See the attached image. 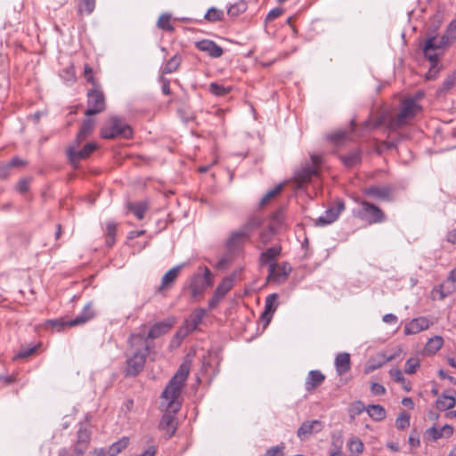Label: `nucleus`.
Returning a JSON list of instances; mask_svg holds the SVG:
<instances>
[{"label":"nucleus","mask_w":456,"mask_h":456,"mask_svg":"<svg viewBox=\"0 0 456 456\" xmlns=\"http://www.w3.org/2000/svg\"><path fill=\"white\" fill-rule=\"evenodd\" d=\"M189 366L183 363L174 377L170 379L161 395V408L165 412L159 422V428L166 430L167 434V438L168 439L174 436L176 430L175 414L181 407L179 396L189 375Z\"/></svg>","instance_id":"f257e3e1"},{"label":"nucleus","mask_w":456,"mask_h":456,"mask_svg":"<svg viewBox=\"0 0 456 456\" xmlns=\"http://www.w3.org/2000/svg\"><path fill=\"white\" fill-rule=\"evenodd\" d=\"M129 343L133 354L127 358L126 372L128 376H135L143 369L152 346L146 341L143 333L132 334Z\"/></svg>","instance_id":"f03ea898"},{"label":"nucleus","mask_w":456,"mask_h":456,"mask_svg":"<svg viewBox=\"0 0 456 456\" xmlns=\"http://www.w3.org/2000/svg\"><path fill=\"white\" fill-rule=\"evenodd\" d=\"M421 110V107L417 103V100L407 98L401 103V109L397 115L392 117L387 124L391 131H395L407 125Z\"/></svg>","instance_id":"7ed1b4c3"},{"label":"nucleus","mask_w":456,"mask_h":456,"mask_svg":"<svg viewBox=\"0 0 456 456\" xmlns=\"http://www.w3.org/2000/svg\"><path fill=\"white\" fill-rule=\"evenodd\" d=\"M133 131L130 126L118 117H111L101 129V135L105 139L122 137L128 139L132 137Z\"/></svg>","instance_id":"20e7f679"},{"label":"nucleus","mask_w":456,"mask_h":456,"mask_svg":"<svg viewBox=\"0 0 456 456\" xmlns=\"http://www.w3.org/2000/svg\"><path fill=\"white\" fill-rule=\"evenodd\" d=\"M312 164H306L295 175V188L301 189L305 183L311 182L314 176L318 175V167L321 164V158L313 155L311 157Z\"/></svg>","instance_id":"39448f33"},{"label":"nucleus","mask_w":456,"mask_h":456,"mask_svg":"<svg viewBox=\"0 0 456 456\" xmlns=\"http://www.w3.org/2000/svg\"><path fill=\"white\" fill-rule=\"evenodd\" d=\"M449 44L450 41L444 35L439 36L438 34L432 35L428 33V38L423 47L426 58H428L433 65H436L438 61V56L431 52L433 50L442 49Z\"/></svg>","instance_id":"423d86ee"},{"label":"nucleus","mask_w":456,"mask_h":456,"mask_svg":"<svg viewBox=\"0 0 456 456\" xmlns=\"http://www.w3.org/2000/svg\"><path fill=\"white\" fill-rule=\"evenodd\" d=\"M362 208L358 211V216L369 224H379L386 220L385 213L376 205L366 200L359 202Z\"/></svg>","instance_id":"0eeeda50"},{"label":"nucleus","mask_w":456,"mask_h":456,"mask_svg":"<svg viewBox=\"0 0 456 456\" xmlns=\"http://www.w3.org/2000/svg\"><path fill=\"white\" fill-rule=\"evenodd\" d=\"M105 110V97L102 92L95 89L87 93V110L85 114L92 116L102 112Z\"/></svg>","instance_id":"6e6552de"},{"label":"nucleus","mask_w":456,"mask_h":456,"mask_svg":"<svg viewBox=\"0 0 456 456\" xmlns=\"http://www.w3.org/2000/svg\"><path fill=\"white\" fill-rule=\"evenodd\" d=\"M212 285V273L205 267L203 274H195L191 278L190 289L193 297L200 295L208 287Z\"/></svg>","instance_id":"1a4fd4ad"},{"label":"nucleus","mask_w":456,"mask_h":456,"mask_svg":"<svg viewBox=\"0 0 456 456\" xmlns=\"http://www.w3.org/2000/svg\"><path fill=\"white\" fill-rule=\"evenodd\" d=\"M363 193L370 198L389 201L393 198L394 187L392 185H371L363 190Z\"/></svg>","instance_id":"9d476101"},{"label":"nucleus","mask_w":456,"mask_h":456,"mask_svg":"<svg viewBox=\"0 0 456 456\" xmlns=\"http://www.w3.org/2000/svg\"><path fill=\"white\" fill-rule=\"evenodd\" d=\"M345 209V204L343 201L338 200L334 207L328 208L322 216H321L316 221L315 224L318 226H325L335 222L340 213Z\"/></svg>","instance_id":"9b49d317"},{"label":"nucleus","mask_w":456,"mask_h":456,"mask_svg":"<svg viewBox=\"0 0 456 456\" xmlns=\"http://www.w3.org/2000/svg\"><path fill=\"white\" fill-rule=\"evenodd\" d=\"M323 424L318 419L306 420L302 423L297 431V436L300 440H305L313 434L319 433L322 430Z\"/></svg>","instance_id":"f8f14e48"},{"label":"nucleus","mask_w":456,"mask_h":456,"mask_svg":"<svg viewBox=\"0 0 456 456\" xmlns=\"http://www.w3.org/2000/svg\"><path fill=\"white\" fill-rule=\"evenodd\" d=\"M291 267L288 263L281 265L271 264L269 265L268 279L277 283L284 281L289 276Z\"/></svg>","instance_id":"ddd939ff"},{"label":"nucleus","mask_w":456,"mask_h":456,"mask_svg":"<svg viewBox=\"0 0 456 456\" xmlns=\"http://www.w3.org/2000/svg\"><path fill=\"white\" fill-rule=\"evenodd\" d=\"M233 281L232 278H224L222 282L217 286L212 298L208 302L209 309H214L226 293L232 288Z\"/></svg>","instance_id":"4468645a"},{"label":"nucleus","mask_w":456,"mask_h":456,"mask_svg":"<svg viewBox=\"0 0 456 456\" xmlns=\"http://www.w3.org/2000/svg\"><path fill=\"white\" fill-rule=\"evenodd\" d=\"M207 312L203 308L195 309L190 315V317L184 322L183 330L184 336L189 333L194 331L198 326L201 323L203 318L205 317Z\"/></svg>","instance_id":"2eb2a0df"},{"label":"nucleus","mask_w":456,"mask_h":456,"mask_svg":"<svg viewBox=\"0 0 456 456\" xmlns=\"http://www.w3.org/2000/svg\"><path fill=\"white\" fill-rule=\"evenodd\" d=\"M173 324L174 322L172 320H165L157 322L150 329L147 336L144 335L146 341L149 342L150 339L152 340L158 338L162 335L167 333L171 330Z\"/></svg>","instance_id":"dca6fc26"},{"label":"nucleus","mask_w":456,"mask_h":456,"mask_svg":"<svg viewBox=\"0 0 456 456\" xmlns=\"http://www.w3.org/2000/svg\"><path fill=\"white\" fill-rule=\"evenodd\" d=\"M96 149V144L89 142L86 144L82 150L77 151L75 146H70L67 152L69 160L75 163L82 159H86L91 155V153Z\"/></svg>","instance_id":"f3484780"},{"label":"nucleus","mask_w":456,"mask_h":456,"mask_svg":"<svg viewBox=\"0 0 456 456\" xmlns=\"http://www.w3.org/2000/svg\"><path fill=\"white\" fill-rule=\"evenodd\" d=\"M90 432L86 428H80L77 431V439L73 452L77 456H83L88 447Z\"/></svg>","instance_id":"a211bd4d"},{"label":"nucleus","mask_w":456,"mask_h":456,"mask_svg":"<svg viewBox=\"0 0 456 456\" xmlns=\"http://www.w3.org/2000/svg\"><path fill=\"white\" fill-rule=\"evenodd\" d=\"M429 321L425 317L414 318L405 324L404 334H417L422 330H428L429 328Z\"/></svg>","instance_id":"6ab92c4d"},{"label":"nucleus","mask_w":456,"mask_h":456,"mask_svg":"<svg viewBox=\"0 0 456 456\" xmlns=\"http://www.w3.org/2000/svg\"><path fill=\"white\" fill-rule=\"evenodd\" d=\"M96 314L95 311L93 308V304L88 303L86 304L82 312L74 319L69 320L68 324L69 326H79L86 323L87 322L91 321L95 317Z\"/></svg>","instance_id":"aec40b11"},{"label":"nucleus","mask_w":456,"mask_h":456,"mask_svg":"<svg viewBox=\"0 0 456 456\" xmlns=\"http://www.w3.org/2000/svg\"><path fill=\"white\" fill-rule=\"evenodd\" d=\"M196 47L201 52L208 53L213 58H218L224 53L221 46L217 45L214 41L208 39L197 42Z\"/></svg>","instance_id":"412c9836"},{"label":"nucleus","mask_w":456,"mask_h":456,"mask_svg":"<svg viewBox=\"0 0 456 456\" xmlns=\"http://www.w3.org/2000/svg\"><path fill=\"white\" fill-rule=\"evenodd\" d=\"M325 380V376L320 370H310L305 378V388L307 392L314 390Z\"/></svg>","instance_id":"4be33fe9"},{"label":"nucleus","mask_w":456,"mask_h":456,"mask_svg":"<svg viewBox=\"0 0 456 456\" xmlns=\"http://www.w3.org/2000/svg\"><path fill=\"white\" fill-rule=\"evenodd\" d=\"M249 228L247 226L245 229L233 232L227 241V247L231 251L240 249L243 239L248 235Z\"/></svg>","instance_id":"5701e85b"},{"label":"nucleus","mask_w":456,"mask_h":456,"mask_svg":"<svg viewBox=\"0 0 456 456\" xmlns=\"http://www.w3.org/2000/svg\"><path fill=\"white\" fill-rule=\"evenodd\" d=\"M351 362L350 354L347 353H340L335 358V367L338 374L342 376L350 370Z\"/></svg>","instance_id":"b1692460"},{"label":"nucleus","mask_w":456,"mask_h":456,"mask_svg":"<svg viewBox=\"0 0 456 456\" xmlns=\"http://www.w3.org/2000/svg\"><path fill=\"white\" fill-rule=\"evenodd\" d=\"M182 266L183 265H176L165 273V275L162 277L160 287L159 288V291L168 289L172 286V284L178 277Z\"/></svg>","instance_id":"393cba45"},{"label":"nucleus","mask_w":456,"mask_h":456,"mask_svg":"<svg viewBox=\"0 0 456 456\" xmlns=\"http://www.w3.org/2000/svg\"><path fill=\"white\" fill-rule=\"evenodd\" d=\"M428 435L436 441L442 437H450L453 433V428L451 425H444L442 428L432 427L428 430Z\"/></svg>","instance_id":"a878e982"},{"label":"nucleus","mask_w":456,"mask_h":456,"mask_svg":"<svg viewBox=\"0 0 456 456\" xmlns=\"http://www.w3.org/2000/svg\"><path fill=\"white\" fill-rule=\"evenodd\" d=\"M456 281V267L450 273L448 279L441 285L440 294L441 297L444 298L452 293L454 289V282Z\"/></svg>","instance_id":"bb28decb"},{"label":"nucleus","mask_w":456,"mask_h":456,"mask_svg":"<svg viewBox=\"0 0 456 456\" xmlns=\"http://www.w3.org/2000/svg\"><path fill=\"white\" fill-rule=\"evenodd\" d=\"M94 126V120L92 118H86L84 120L82 126L76 137L77 144L86 140L87 136L92 133Z\"/></svg>","instance_id":"cd10ccee"},{"label":"nucleus","mask_w":456,"mask_h":456,"mask_svg":"<svg viewBox=\"0 0 456 456\" xmlns=\"http://www.w3.org/2000/svg\"><path fill=\"white\" fill-rule=\"evenodd\" d=\"M361 154V151L356 149L348 152L346 155H341L340 159L346 167H352L360 163Z\"/></svg>","instance_id":"c85d7f7f"},{"label":"nucleus","mask_w":456,"mask_h":456,"mask_svg":"<svg viewBox=\"0 0 456 456\" xmlns=\"http://www.w3.org/2000/svg\"><path fill=\"white\" fill-rule=\"evenodd\" d=\"M368 415L376 421H380L386 418V411L379 404H370L367 407Z\"/></svg>","instance_id":"c756f323"},{"label":"nucleus","mask_w":456,"mask_h":456,"mask_svg":"<svg viewBox=\"0 0 456 456\" xmlns=\"http://www.w3.org/2000/svg\"><path fill=\"white\" fill-rule=\"evenodd\" d=\"M455 398L452 395H443L436 400V408L439 411L451 410L455 405Z\"/></svg>","instance_id":"7c9ffc66"},{"label":"nucleus","mask_w":456,"mask_h":456,"mask_svg":"<svg viewBox=\"0 0 456 456\" xmlns=\"http://www.w3.org/2000/svg\"><path fill=\"white\" fill-rule=\"evenodd\" d=\"M328 139L335 145H341L346 141L351 140V135L346 131L339 130L329 134Z\"/></svg>","instance_id":"2f4dec72"},{"label":"nucleus","mask_w":456,"mask_h":456,"mask_svg":"<svg viewBox=\"0 0 456 456\" xmlns=\"http://www.w3.org/2000/svg\"><path fill=\"white\" fill-rule=\"evenodd\" d=\"M129 211H131L137 219L142 220L144 217V214L148 209L146 202L130 203L127 206Z\"/></svg>","instance_id":"473e14b6"},{"label":"nucleus","mask_w":456,"mask_h":456,"mask_svg":"<svg viewBox=\"0 0 456 456\" xmlns=\"http://www.w3.org/2000/svg\"><path fill=\"white\" fill-rule=\"evenodd\" d=\"M129 444L128 437H122L120 440L112 444L108 449L107 452L111 456H117L119 452H121L124 449L127 447Z\"/></svg>","instance_id":"72a5a7b5"},{"label":"nucleus","mask_w":456,"mask_h":456,"mask_svg":"<svg viewBox=\"0 0 456 456\" xmlns=\"http://www.w3.org/2000/svg\"><path fill=\"white\" fill-rule=\"evenodd\" d=\"M443 343V338L439 336L431 338L426 344L425 351L428 354H434L442 347Z\"/></svg>","instance_id":"f704fd0d"},{"label":"nucleus","mask_w":456,"mask_h":456,"mask_svg":"<svg viewBox=\"0 0 456 456\" xmlns=\"http://www.w3.org/2000/svg\"><path fill=\"white\" fill-rule=\"evenodd\" d=\"M281 253V248L280 247H272L269 248L267 250L263 252L260 256V261L262 264H267L271 262L273 259L277 257Z\"/></svg>","instance_id":"c9c22d12"},{"label":"nucleus","mask_w":456,"mask_h":456,"mask_svg":"<svg viewBox=\"0 0 456 456\" xmlns=\"http://www.w3.org/2000/svg\"><path fill=\"white\" fill-rule=\"evenodd\" d=\"M181 64V57L177 54L168 60L162 70V74H170L177 70Z\"/></svg>","instance_id":"e433bc0d"},{"label":"nucleus","mask_w":456,"mask_h":456,"mask_svg":"<svg viewBox=\"0 0 456 456\" xmlns=\"http://www.w3.org/2000/svg\"><path fill=\"white\" fill-rule=\"evenodd\" d=\"M232 90L231 86H224L222 84L213 82L209 85V91L216 96H224Z\"/></svg>","instance_id":"4c0bfd02"},{"label":"nucleus","mask_w":456,"mask_h":456,"mask_svg":"<svg viewBox=\"0 0 456 456\" xmlns=\"http://www.w3.org/2000/svg\"><path fill=\"white\" fill-rule=\"evenodd\" d=\"M366 409L367 408L364 406L362 402H361V401L354 402L349 405V408H348L349 417L352 419H354L356 416H359L361 413H362L364 411H366Z\"/></svg>","instance_id":"58836bf2"},{"label":"nucleus","mask_w":456,"mask_h":456,"mask_svg":"<svg viewBox=\"0 0 456 456\" xmlns=\"http://www.w3.org/2000/svg\"><path fill=\"white\" fill-rule=\"evenodd\" d=\"M171 15L167 13H163L159 16L158 20V27L166 31H174L175 28L170 22Z\"/></svg>","instance_id":"ea45409f"},{"label":"nucleus","mask_w":456,"mask_h":456,"mask_svg":"<svg viewBox=\"0 0 456 456\" xmlns=\"http://www.w3.org/2000/svg\"><path fill=\"white\" fill-rule=\"evenodd\" d=\"M117 232V225L115 223H108L107 229H106V234H107V240L106 243L108 247H112V245L115 242V237Z\"/></svg>","instance_id":"a19ab883"},{"label":"nucleus","mask_w":456,"mask_h":456,"mask_svg":"<svg viewBox=\"0 0 456 456\" xmlns=\"http://www.w3.org/2000/svg\"><path fill=\"white\" fill-rule=\"evenodd\" d=\"M410 426V415L405 411L402 412L395 420L397 429L403 430Z\"/></svg>","instance_id":"79ce46f5"},{"label":"nucleus","mask_w":456,"mask_h":456,"mask_svg":"<svg viewBox=\"0 0 456 456\" xmlns=\"http://www.w3.org/2000/svg\"><path fill=\"white\" fill-rule=\"evenodd\" d=\"M95 7V0H82L78 11L81 13L91 14Z\"/></svg>","instance_id":"37998d69"},{"label":"nucleus","mask_w":456,"mask_h":456,"mask_svg":"<svg viewBox=\"0 0 456 456\" xmlns=\"http://www.w3.org/2000/svg\"><path fill=\"white\" fill-rule=\"evenodd\" d=\"M247 5L244 2H240L231 5L227 11L228 14L232 17H236L240 13L246 11Z\"/></svg>","instance_id":"c03bdc74"},{"label":"nucleus","mask_w":456,"mask_h":456,"mask_svg":"<svg viewBox=\"0 0 456 456\" xmlns=\"http://www.w3.org/2000/svg\"><path fill=\"white\" fill-rule=\"evenodd\" d=\"M277 298H278L277 294L269 295L265 299V310L271 312V313H274V311L276 310L277 305H278Z\"/></svg>","instance_id":"a18cd8bd"},{"label":"nucleus","mask_w":456,"mask_h":456,"mask_svg":"<svg viewBox=\"0 0 456 456\" xmlns=\"http://www.w3.org/2000/svg\"><path fill=\"white\" fill-rule=\"evenodd\" d=\"M223 12L216 8H210L205 14V18L209 21H216L222 20Z\"/></svg>","instance_id":"49530a36"},{"label":"nucleus","mask_w":456,"mask_h":456,"mask_svg":"<svg viewBox=\"0 0 456 456\" xmlns=\"http://www.w3.org/2000/svg\"><path fill=\"white\" fill-rule=\"evenodd\" d=\"M349 451L353 453L360 454L363 451V444L359 438H353L349 442Z\"/></svg>","instance_id":"de8ad7c7"},{"label":"nucleus","mask_w":456,"mask_h":456,"mask_svg":"<svg viewBox=\"0 0 456 456\" xmlns=\"http://www.w3.org/2000/svg\"><path fill=\"white\" fill-rule=\"evenodd\" d=\"M282 184L277 185L273 190L269 191L261 200L260 206H265L272 198L280 193L282 190Z\"/></svg>","instance_id":"09e8293b"},{"label":"nucleus","mask_w":456,"mask_h":456,"mask_svg":"<svg viewBox=\"0 0 456 456\" xmlns=\"http://www.w3.org/2000/svg\"><path fill=\"white\" fill-rule=\"evenodd\" d=\"M419 367V362L417 358H410L405 362V372L407 374H413Z\"/></svg>","instance_id":"8fccbe9b"},{"label":"nucleus","mask_w":456,"mask_h":456,"mask_svg":"<svg viewBox=\"0 0 456 456\" xmlns=\"http://www.w3.org/2000/svg\"><path fill=\"white\" fill-rule=\"evenodd\" d=\"M456 85V70L453 71L443 83L441 90L447 92Z\"/></svg>","instance_id":"3c124183"},{"label":"nucleus","mask_w":456,"mask_h":456,"mask_svg":"<svg viewBox=\"0 0 456 456\" xmlns=\"http://www.w3.org/2000/svg\"><path fill=\"white\" fill-rule=\"evenodd\" d=\"M444 35L450 41V43L456 39V20H452L448 25L447 29Z\"/></svg>","instance_id":"603ef678"},{"label":"nucleus","mask_w":456,"mask_h":456,"mask_svg":"<svg viewBox=\"0 0 456 456\" xmlns=\"http://www.w3.org/2000/svg\"><path fill=\"white\" fill-rule=\"evenodd\" d=\"M47 322L51 327L56 329L58 331L63 330L66 327H70L68 324L69 321H65L63 319L49 320Z\"/></svg>","instance_id":"864d4df0"},{"label":"nucleus","mask_w":456,"mask_h":456,"mask_svg":"<svg viewBox=\"0 0 456 456\" xmlns=\"http://www.w3.org/2000/svg\"><path fill=\"white\" fill-rule=\"evenodd\" d=\"M285 446L283 444L269 448L265 456H284Z\"/></svg>","instance_id":"5fc2aeb1"},{"label":"nucleus","mask_w":456,"mask_h":456,"mask_svg":"<svg viewBox=\"0 0 456 456\" xmlns=\"http://www.w3.org/2000/svg\"><path fill=\"white\" fill-rule=\"evenodd\" d=\"M385 122V117L379 116L375 121L367 120L363 123L365 128H376Z\"/></svg>","instance_id":"6e6d98bb"},{"label":"nucleus","mask_w":456,"mask_h":456,"mask_svg":"<svg viewBox=\"0 0 456 456\" xmlns=\"http://www.w3.org/2000/svg\"><path fill=\"white\" fill-rule=\"evenodd\" d=\"M37 348V346H31V347H23L17 354L16 357H18V358L28 357V356H30L31 354H33L36 352Z\"/></svg>","instance_id":"4d7b16f0"},{"label":"nucleus","mask_w":456,"mask_h":456,"mask_svg":"<svg viewBox=\"0 0 456 456\" xmlns=\"http://www.w3.org/2000/svg\"><path fill=\"white\" fill-rule=\"evenodd\" d=\"M84 76L88 83L95 85V79L93 76V69L89 64H85L84 66Z\"/></svg>","instance_id":"13d9d810"},{"label":"nucleus","mask_w":456,"mask_h":456,"mask_svg":"<svg viewBox=\"0 0 456 456\" xmlns=\"http://www.w3.org/2000/svg\"><path fill=\"white\" fill-rule=\"evenodd\" d=\"M370 391L375 395H382L386 393V388L379 383H372L370 386Z\"/></svg>","instance_id":"bf43d9fd"},{"label":"nucleus","mask_w":456,"mask_h":456,"mask_svg":"<svg viewBox=\"0 0 456 456\" xmlns=\"http://www.w3.org/2000/svg\"><path fill=\"white\" fill-rule=\"evenodd\" d=\"M390 375L392 377V379L396 381V382H399V383H403L405 379L403 377V372L400 370H390Z\"/></svg>","instance_id":"052dcab7"},{"label":"nucleus","mask_w":456,"mask_h":456,"mask_svg":"<svg viewBox=\"0 0 456 456\" xmlns=\"http://www.w3.org/2000/svg\"><path fill=\"white\" fill-rule=\"evenodd\" d=\"M232 261V256L230 255H226L224 256H223L216 264V267L218 269H224L226 268L229 264L231 263Z\"/></svg>","instance_id":"680f3d73"},{"label":"nucleus","mask_w":456,"mask_h":456,"mask_svg":"<svg viewBox=\"0 0 456 456\" xmlns=\"http://www.w3.org/2000/svg\"><path fill=\"white\" fill-rule=\"evenodd\" d=\"M282 13V10L281 8H274L273 10H271L267 16H266V20L267 21H272L273 20H275L276 18L280 17Z\"/></svg>","instance_id":"e2e57ef3"},{"label":"nucleus","mask_w":456,"mask_h":456,"mask_svg":"<svg viewBox=\"0 0 456 456\" xmlns=\"http://www.w3.org/2000/svg\"><path fill=\"white\" fill-rule=\"evenodd\" d=\"M65 75H62L63 77L68 81H75V72L73 66H70L69 68H66L62 70Z\"/></svg>","instance_id":"0e129e2a"},{"label":"nucleus","mask_w":456,"mask_h":456,"mask_svg":"<svg viewBox=\"0 0 456 456\" xmlns=\"http://www.w3.org/2000/svg\"><path fill=\"white\" fill-rule=\"evenodd\" d=\"M11 167L8 163H0V178H6L10 174Z\"/></svg>","instance_id":"69168bd1"},{"label":"nucleus","mask_w":456,"mask_h":456,"mask_svg":"<svg viewBox=\"0 0 456 456\" xmlns=\"http://www.w3.org/2000/svg\"><path fill=\"white\" fill-rule=\"evenodd\" d=\"M29 182L27 179H22L18 183L17 189L20 192L25 193L28 191Z\"/></svg>","instance_id":"338daca9"},{"label":"nucleus","mask_w":456,"mask_h":456,"mask_svg":"<svg viewBox=\"0 0 456 456\" xmlns=\"http://www.w3.org/2000/svg\"><path fill=\"white\" fill-rule=\"evenodd\" d=\"M397 320H398L397 316L395 315L394 314H387L382 318V321L385 323H388V324H395L397 322Z\"/></svg>","instance_id":"774afa93"}]
</instances>
